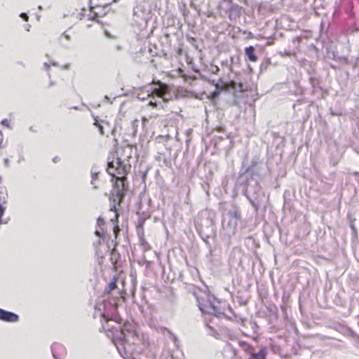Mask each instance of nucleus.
<instances>
[{"mask_svg": "<svg viewBox=\"0 0 359 359\" xmlns=\"http://www.w3.org/2000/svg\"><path fill=\"white\" fill-rule=\"evenodd\" d=\"M130 165H127L118 156L111 152L107 157V172L111 176L114 189L123 188L126 185Z\"/></svg>", "mask_w": 359, "mask_h": 359, "instance_id": "1", "label": "nucleus"}, {"mask_svg": "<svg viewBox=\"0 0 359 359\" xmlns=\"http://www.w3.org/2000/svg\"><path fill=\"white\" fill-rule=\"evenodd\" d=\"M121 334L123 336L122 338L114 340V343L120 353H122V352L126 353L127 350L134 351L135 346L140 344L143 341V335L135 330L127 331V333L122 331Z\"/></svg>", "mask_w": 359, "mask_h": 359, "instance_id": "2", "label": "nucleus"}, {"mask_svg": "<svg viewBox=\"0 0 359 359\" xmlns=\"http://www.w3.org/2000/svg\"><path fill=\"white\" fill-rule=\"evenodd\" d=\"M126 185L123 188L115 189L114 191H111L109 200L111 203V205L109 208L110 212H113L114 216L111 219V222L113 225V231L114 233V239L118 238V235L121 231L118 225V218L119 214L118 212L117 206L121 204L123 199V191L126 189Z\"/></svg>", "mask_w": 359, "mask_h": 359, "instance_id": "3", "label": "nucleus"}, {"mask_svg": "<svg viewBox=\"0 0 359 359\" xmlns=\"http://www.w3.org/2000/svg\"><path fill=\"white\" fill-rule=\"evenodd\" d=\"M196 297L199 309L203 313L212 315L219 318L225 316L224 311L221 308V302H212L210 297L206 294L201 297Z\"/></svg>", "mask_w": 359, "mask_h": 359, "instance_id": "4", "label": "nucleus"}, {"mask_svg": "<svg viewBox=\"0 0 359 359\" xmlns=\"http://www.w3.org/2000/svg\"><path fill=\"white\" fill-rule=\"evenodd\" d=\"M0 320L6 323H15L19 320V316L13 312L0 309Z\"/></svg>", "mask_w": 359, "mask_h": 359, "instance_id": "5", "label": "nucleus"}, {"mask_svg": "<svg viewBox=\"0 0 359 359\" xmlns=\"http://www.w3.org/2000/svg\"><path fill=\"white\" fill-rule=\"evenodd\" d=\"M169 91V87L168 85L158 82V87L154 88L152 90L151 95L161 97L165 101V95L168 94Z\"/></svg>", "mask_w": 359, "mask_h": 359, "instance_id": "6", "label": "nucleus"}, {"mask_svg": "<svg viewBox=\"0 0 359 359\" xmlns=\"http://www.w3.org/2000/svg\"><path fill=\"white\" fill-rule=\"evenodd\" d=\"M245 54L247 60L255 62L258 60V57L255 55V49L252 46H250L245 48Z\"/></svg>", "mask_w": 359, "mask_h": 359, "instance_id": "7", "label": "nucleus"}, {"mask_svg": "<svg viewBox=\"0 0 359 359\" xmlns=\"http://www.w3.org/2000/svg\"><path fill=\"white\" fill-rule=\"evenodd\" d=\"M97 224L100 230L96 229L95 234L99 238H103L105 236V230H104V226H105V221L104 218L100 217H98L97 220Z\"/></svg>", "mask_w": 359, "mask_h": 359, "instance_id": "8", "label": "nucleus"}, {"mask_svg": "<svg viewBox=\"0 0 359 359\" xmlns=\"http://www.w3.org/2000/svg\"><path fill=\"white\" fill-rule=\"evenodd\" d=\"M267 351L265 347H262L257 353H252V355L248 359H266Z\"/></svg>", "mask_w": 359, "mask_h": 359, "instance_id": "9", "label": "nucleus"}, {"mask_svg": "<svg viewBox=\"0 0 359 359\" xmlns=\"http://www.w3.org/2000/svg\"><path fill=\"white\" fill-rule=\"evenodd\" d=\"M117 278L114 277L109 285L106 287L104 290V293L110 294L112 290L117 287Z\"/></svg>", "mask_w": 359, "mask_h": 359, "instance_id": "10", "label": "nucleus"}, {"mask_svg": "<svg viewBox=\"0 0 359 359\" xmlns=\"http://www.w3.org/2000/svg\"><path fill=\"white\" fill-rule=\"evenodd\" d=\"M116 240L117 238L115 239V243L111 253V261L113 262L114 267H116V262L119 258L118 255H116V250L117 246Z\"/></svg>", "mask_w": 359, "mask_h": 359, "instance_id": "11", "label": "nucleus"}, {"mask_svg": "<svg viewBox=\"0 0 359 359\" xmlns=\"http://www.w3.org/2000/svg\"><path fill=\"white\" fill-rule=\"evenodd\" d=\"M271 65V60L269 57L264 58L259 66V69L261 72L266 71L269 66Z\"/></svg>", "mask_w": 359, "mask_h": 359, "instance_id": "12", "label": "nucleus"}, {"mask_svg": "<svg viewBox=\"0 0 359 359\" xmlns=\"http://www.w3.org/2000/svg\"><path fill=\"white\" fill-rule=\"evenodd\" d=\"M65 351V348L64 347L60 344H55L53 346V348H52V351H53V356L56 358V359H60V358H57L56 356V353L57 351Z\"/></svg>", "mask_w": 359, "mask_h": 359, "instance_id": "13", "label": "nucleus"}, {"mask_svg": "<svg viewBox=\"0 0 359 359\" xmlns=\"http://www.w3.org/2000/svg\"><path fill=\"white\" fill-rule=\"evenodd\" d=\"M65 40V41H69V37L65 34V33L62 34L60 38L58 39V43L60 45H63V41Z\"/></svg>", "mask_w": 359, "mask_h": 359, "instance_id": "14", "label": "nucleus"}, {"mask_svg": "<svg viewBox=\"0 0 359 359\" xmlns=\"http://www.w3.org/2000/svg\"><path fill=\"white\" fill-rule=\"evenodd\" d=\"M243 347L245 351L250 355H252V353H254V348L252 346L245 344Z\"/></svg>", "mask_w": 359, "mask_h": 359, "instance_id": "15", "label": "nucleus"}, {"mask_svg": "<svg viewBox=\"0 0 359 359\" xmlns=\"http://www.w3.org/2000/svg\"><path fill=\"white\" fill-rule=\"evenodd\" d=\"M98 179V175L97 174H93L92 175V184L95 185V187L97 188V186L96 185V181Z\"/></svg>", "mask_w": 359, "mask_h": 359, "instance_id": "16", "label": "nucleus"}, {"mask_svg": "<svg viewBox=\"0 0 359 359\" xmlns=\"http://www.w3.org/2000/svg\"><path fill=\"white\" fill-rule=\"evenodd\" d=\"M94 124L98 128L100 134L103 135L104 134V129H103L102 126L100 123H99L97 121L95 122Z\"/></svg>", "mask_w": 359, "mask_h": 359, "instance_id": "17", "label": "nucleus"}, {"mask_svg": "<svg viewBox=\"0 0 359 359\" xmlns=\"http://www.w3.org/2000/svg\"><path fill=\"white\" fill-rule=\"evenodd\" d=\"M5 208L0 204V224L1 223V218L4 213Z\"/></svg>", "mask_w": 359, "mask_h": 359, "instance_id": "18", "label": "nucleus"}, {"mask_svg": "<svg viewBox=\"0 0 359 359\" xmlns=\"http://www.w3.org/2000/svg\"><path fill=\"white\" fill-rule=\"evenodd\" d=\"M20 17L25 20V21H28L29 20V16L25 13H22L20 14Z\"/></svg>", "mask_w": 359, "mask_h": 359, "instance_id": "19", "label": "nucleus"}, {"mask_svg": "<svg viewBox=\"0 0 359 359\" xmlns=\"http://www.w3.org/2000/svg\"><path fill=\"white\" fill-rule=\"evenodd\" d=\"M142 245H144V248L146 250H149L151 249L150 245L147 243H146V242H142Z\"/></svg>", "mask_w": 359, "mask_h": 359, "instance_id": "20", "label": "nucleus"}, {"mask_svg": "<svg viewBox=\"0 0 359 359\" xmlns=\"http://www.w3.org/2000/svg\"><path fill=\"white\" fill-rule=\"evenodd\" d=\"M85 12H86V10L82 9L81 11L79 13V16H77V18H79L80 20L82 19V17H83L85 15V14H84Z\"/></svg>", "mask_w": 359, "mask_h": 359, "instance_id": "21", "label": "nucleus"}, {"mask_svg": "<svg viewBox=\"0 0 359 359\" xmlns=\"http://www.w3.org/2000/svg\"><path fill=\"white\" fill-rule=\"evenodd\" d=\"M149 105L152 107L153 108H156L157 107V103L156 102L151 100L149 102Z\"/></svg>", "mask_w": 359, "mask_h": 359, "instance_id": "22", "label": "nucleus"}]
</instances>
